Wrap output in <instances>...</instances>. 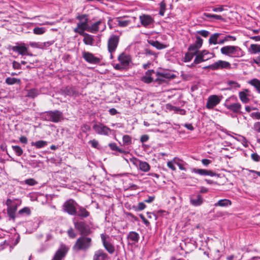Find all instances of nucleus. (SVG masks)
Returning <instances> with one entry per match:
<instances>
[{
    "label": "nucleus",
    "instance_id": "nucleus-1",
    "mask_svg": "<svg viewBox=\"0 0 260 260\" xmlns=\"http://www.w3.org/2000/svg\"><path fill=\"white\" fill-rule=\"evenodd\" d=\"M221 53L231 57L239 58L243 56L244 52L238 46L227 45L220 49Z\"/></svg>",
    "mask_w": 260,
    "mask_h": 260
},
{
    "label": "nucleus",
    "instance_id": "nucleus-2",
    "mask_svg": "<svg viewBox=\"0 0 260 260\" xmlns=\"http://www.w3.org/2000/svg\"><path fill=\"white\" fill-rule=\"evenodd\" d=\"M41 117L44 120L57 123L63 118V115L58 110L49 111L42 113Z\"/></svg>",
    "mask_w": 260,
    "mask_h": 260
},
{
    "label": "nucleus",
    "instance_id": "nucleus-3",
    "mask_svg": "<svg viewBox=\"0 0 260 260\" xmlns=\"http://www.w3.org/2000/svg\"><path fill=\"white\" fill-rule=\"evenodd\" d=\"M91 242L92 240L90 238L82 236L77 239L73 248L77 251H85L91 246Z\"/></svg>",
    "mask_w": 260,
    "mask_h": 260
},
{
    "label": "nucleus",
    "instance_id": "nucleus-4",
    "mask_svg": "<svg viewBox=\"0 0 260 260\" xmlns=\"http://www.w3.org/2000/svg\"><path fill=\"white\" fill-rule=\"evenodd\" d=\"M120 40L119 36L112 35L110 36L107 42L108 52L110 53V58H113V53L115 52Z\"/></svg>",
    "mask_w": 260,
    "mask_h": 260
},
{
    "label": "nucleus",
    "instance_id": "nucleus-5",
    "mask_svg": "<svg viewBox=\"0 0 260 260\" xmlns=\"http://www.w3.org/2000/svg\"><path fill=\"white\" fill-rule=\"evenodd\" d=\"M84 18H85V16L81 15L78 16L77 18L80 20V22H78L77 24V27L74 29V31L75 32L78 33L79 35H81L84 34V31L87 30L88 31V28L89 25L87 23V20L86 18L85 19V20L82 21Z\"/></svg>",
    "mask_w": 260,
    "mask_h": 260
},
{
    "label": "nucleus",
    "instance_id": "nucleus-6",
    "mask_svg": "<svg viewBox=\"0 0 260 260\" xmlns=\"http://www.w3.org/2000/svg\"><path fill=\"white\" fill-rule=\"evenodd\" d=\"M74 225L75 229L83 236H87L91 233L89 225L84 221L75 222Z\"/></svg>",
    "mask_w": 260,
    "mask_h": 260
},
{
    "label": "nucleus",
    "instance_id": "nucleus-7",
    "mask_svg": "<svg viewBox=\"0 0 260 260\" xmlns=\"http://www.w3.org/2000/svg\"><path fill=\"white\" fill-rule=\"evenodd\" d=\"M209 67L213 71L219 70H231L232 69L231 64L227 61L218 60L214 63L210 64Z\"/></svg>",
    "mask_w": 260,
    "mask_h": 260
},
{
    "label": "nucleus",
    "instance_id": "nucleus-8",
    "mask_svg": "<svg viewBox=\"0 0 260 260\" xmlns=\"http://www.w3.org/2000/svg\"><path fill=\"white\" fill-rule=\"evenodd\" d=\"M76 202L73 200L70 199L66 201L63 204L64 210L69 214L75 215L77 214Z\"/></svg>",
    "mask_w": 260,
    "mask_h": 260
},
{
    "label": "nucleus",
    "instance_id": "nucleus-9",
    "mask_svg": "<svg viewBox=\"0 0 260 260\" xmlns=\"http://www.w3.org/2000/svg\"><path fill=\"white\" fill-rule=\"evenodd\" d=\"M93 129L99 135L108 136L109 135L112 130L102 123H99L94 124Z\"/></svg>",
    "mask_w": 260,
    "mask_h": 260
},
{
    "label": "nucleus",
    "instance_id": "nucleus-10",
    "mask_svg": "<svg viewBox=\"0 0 260 260\" xmlns=\"http://www.w3.org/2000/svg\"><path fill=\"white\" fill-rule=\"evenodd\" d=\"M28 46H27L24 43L18 44L17 45L13 46L12 50L15 52L18 53L19 54L21 55H30L28 52Z\"/></svg>",
    "mask_w": 260,
    "mask_h": 260
},
{
    "label": "nucleus",
    "instance_id": "nucleus-11",
    "mask_svg": "<svg viewBox=\"0 0 260 260\" xmlns=\"http://www.w3.org/2000/svg\"><path fill=\"white\" fill-rule=\"evenodd\" d=\"M101 237L105 248L110 254H113L115 251V247L109 241L107 240V239L109 238V236L104 234H102L101 235Z\"/></svg>",
    "mask_w": 260,
    "mask_h": 260
},
{
    "label": "nucleus",
    "instance_id": "nucleus-12",
    "mask_svg": "<svg viewBox=\"0 0 260 260\" xmlns=\"http://www.w3.org/2000/svg\"><path fill=\"white\" fill-rule=\"evenodd\" d=\"M68 249L66 245L61 244L55 252L52 260H61L66 255Z\"/></svg>",
    "mask_w": 260,
    "mask_h": 260
},
{
    "label": "nucleus",
    "instance_id": "nucleus-13",
    "mask_svg": "<svg viewBox=\"0 0 260 260\" xmlns=\"http://www.w3.org/2000/svg\"><path fill=\"white\" fill-rule=\"evenodd\" d=\"M139 19L141 24L145 27H149L154 22L153 18L149 15H141L139 16Z\"/></svg>",
    "mask_w": 260,
    "mask_h": 260
},
{
    "label": "nucleus",
    "instance_id": "nucleus-14",
    "mask_svg": "<svg viewBox=\"0 0 260 260\" xmlns=\"http://www.w3.org/2000/svg\"><path fill=\"white\" fill-rule=\"evenodd\" d=\"M136 19L135 17H119L115 19V21L117 22V24L120 27H126L129 25L132 20H135Z\"/></svg>",
    "mask_w": 260,
    "mask_h": 260
},
{
    "label": "nucleus",
    "instance_id": "nucleus-15",
    "mask_svg": "<svg viewBox=\"0 0 260 260\" xmlns=\"http://www.w3.org/2000/svg\"><path fill=\"white\" fill-rule=\"evenodd\" d=\"M220 102V99L217 95H210L208 98L206 107L208 109H212L217 105Z\"/></svg>",
    "mask_w": 260,
    "mask_h": 260
},
{
    "label": "nucleus",
    "instance_id": "nucleus-16",
    "mask_svg": "<svg viewBox=\"0 0 260 260\" xmlns=\"http://www.w3.org/2000/svg\"><path fill=\"white\" fill-rule=\"evenodd\" d=\"M83 58L88 62L92 64H98L101 61V59L94 56V55L89 52H83L82 53Z\"/></svg>",
    "mask_w": 260,
    "mask_h": 260
},
{
    "label": "nucleus",
    "instance_id": "nucleus-17",
    "mask_svg": "<svg viewBox=\"0 0 260 260\" xmlns=\"http://www.w3.org/2000/svg\"><path fill=\"white\" fill-rule=\"evenodd\" d=\"M196 39L194 43L190 45L188 50L189 51H193L197 53L203 45V40L201 37L198 35L196 36Z\"/></svg>",
    "mask_w": 260,
    "mask_h": 260
},
{
    "label": "nucleus",
    "instance_id": "nucleus-18",
    "mask_svg": "<svg viewBox=\"0 0 260 260\" xmlns=\"http://www.w3.org/2000/svg\"><path fill=\"white\" fill-rule=\"evenodd\" d=\"M101 26H102L101 30L103 31L106 28V26L102 21L99 20L96 22L93 23L91 25L89 26L88 28V31L91 33H95L98 31L100 30Z\"/></svg>",
    "mask_w": 260,
    "mask_h": 260
},
{
    "label": "nucleus",
    "instance_id": "nucleus-19",
    "mask_svg": "<svg viewBox=\"0 0 260 260\" xmlns=\"http://www.w3.org/2000/svg\"><path fill=\"white\" fill-rule=\"evenodd\" d=\"M229 100H226L224 103V106L226 108L234 113H239L241 109V105L240 103H236L233 104H229Z\"/></svg>",
    "mask_w": 260,
    "mask_h": 260
},
{
    "label": "nucleus",
    "instance_id": "nucleus-20",
    "mask_svg": "<svg viewBox=\"0 0 260 260\" xmlns=\"http://www.w3.org/2000/svg\"><path fill=\"white\" fill-rule=\"evenodd\" d=\"M118 60L120 63L126 69L128 68L131 58L128 55H126L124 53H121L118 57Z\"/></svg>",
    "mask_w": 260,
    "mask_h": 260
},
{
    "label": "nucleus",
    "instance_id": "nucleus-21",
    "mask_svg": "<svg viewBox=\"0 0 260 260\" xmlns=\"http://www.w3.org/2000/svg\"><path fill=\"white\" fill-rule=\"evenodd\" d=\"M191 172L201 176H210L213 177L216 175V173L213 171L205 169L192 168L191 169Z\"/></svg>",
    "mask_w": 260,
    "mask_h": 260
},
{
    "label": "nucleus",
    "instance_id": "nucleus-22",
    "mask_svg": "<svg viewBox=\"0 0 260 260\" xmlns=\"http://www.w3.org/2000/svg\"><path fill=\"white\" fill-rule=\"evenodd\" d=\"M108 255L103 250L99 249L94 252L92 260H108Z\"/></svg>",
    "mask_w": 260,
    "mask_h": 260
},
{
    "label": "nucleus",
    "instance_id": "nucleus-23",
    "mask_svg": "<svg viewBox=\"0 0 260 260\" xmlns=\"http://www.w3.org/2000/svg\"><path fill=\"white\" fill-rule=\"evenodd\" d=\"M62 92L64 95L76 97L79 95V92L76 90V88L72 86L66 87L63 90H62Z\"/></svg>",
    "mask_w": 260,
    "mask_h": 260
},
{
    "label": "nucleus",
    "instance_id": "nucleus-24",
    "mask_svg": "<svg viewBox=\"0 0 260 260\" xmlns=\"http://www.w3.org/2000/svg\"><path fill=\"white\" fill-rule=\"evenodd\" d=\"M190 203L194 206H200L203 203V199L200 194L192 195L190 197Z\"/></svg>",
    "mask_w": 260,
    "mask_h": 260
},
{
    "label": "nucleus",
    "instance_id": "nucleus-25",
    "mask_svg": "<svg viewBox=\"0 0 260 260\" xmlns=\"http://www.w3.org/2000/svg\"><path fill=\"white\" fill-rule=\"evenodd\" d=\"M154 73L153 70H148L145 75L141 77V81L146 84H149L153 81V78L151 77L152 75Z\"/></svg>",
    "mask_w": 260,
    "mask_h": 260
},
{
    "label": "nucleus",
    "instance_id": "nucleus-26",
    "mask_svg": "<svg viewBox=\"0 0 260 260\" xmlns=\"http://www.w3.org/2000/svg\"><path fill=\"white\" fill-rule=\"evenodd\" d=\"M157 78L155 79V82L158 84H162L166 82V79L170 78V75L169 74L160 73L159 72L156 73Z\"/></svg>",
    "mask_w": 260,
    "mask_h": 260
},
{
    "label": "nucleus",
    "instance_id": "nucleus-27",
    "mask_svg": "<svg viewBox=\"0 0 260 260\" xmlns=\"http://www.w3.org/2000/svg\"><path fill=\"white\" fill-rule=\"evenodd\" d=\"M132 159L139 162V168L142 171L147 172L150 170V166L147 162L140 161L136 158H133Z\"/></svg>",
    "mask_w": 260,
    "mask_h": 260
},
{
    "label": "nucleus",
    "instance_id": "nucleus-28",
    "mask_svg": "<svg viewBox=\"0 0 260 260\" xmlns=\"http://www.w3.org/2000/svg\"><path fill=\"white\" fill-rule=\"evenodd\" d=\"M81 36L84 37L83 41L85 44L90 46H92L93 45L94 40L92 36L87 33H84L81 35Z\"/></svg>",
    "mask_w": 260,
    "mask_h": 260
},
{
    "label": "nucleus",
    "instance_id": "nucleus-29",
    "mask_svg": "<svg viewBox=\"0 0 260 260\" xmlns=\"http://www.w3.org/2000/svg\"><path fill=\"white\" fill-rule=\"evenodd\" d=\"M140 236L136 232H130L127 235V239L132 242L133 243H136L139 241Z\"/></svg>",
    "mask_w": 260,
    "mask_h": 260
},
{
    "label": "nucleus",
    "instance_id": "nucleus-30",
    "mask_svg": "<svg viewBox=\"0 0 260 260\" xmlns=\"http://www.w3.org/2000/svg\"><path fill=\"white\" fill-rule=\"evenodd\" d=\"M248 83L252 86L260 93V80L256 78H253L248 81Z\"/></svg>",
    "mask_w": 260,
    "mask_h": 260
},
{
    "label": "nucleus",
    "instance_id": "nucleus-31",
    "mask_svg": "<svg viewBox=\"0 0 260 260\" xmlns=\"http://www.w3.org/2000/svg\"><path fill=\"white\" fill-rule=\"evenodd\" d=\"M78 211H77V215L82 218H86L89 216V212L87 211L85 208L81 206H78Z\"/></svg>",
    "mask_w": 260,
    "mask_h": 260
},
{
    "label": "nucleus",
    "instance_id": "nucleus-32",
    "mask_svg": "<svg viewBox=\"0 0 260 260\" xmlns=\"http://www.w3.org/2000/svg\"><path fill=\"white\" fill-rule=\"evenodd\" d=\"M17 209V204H15L13 206L11 207H8L7 212L9 216L12 218L14 219L15 218V213Z\"/></svg>",
    "mask_w": 260,
    "mask_h": 260
},
{
    "label": "nucleus",
    "instance_id": "nucleus-33",
    "mask_svg": "<svg viewBox=\"0 0 260 260\" xmlns=\"http://www.w3.org/2000/svg\"><path fill=\"white\" fill-rule=\"evenodd\" d=\"M250 54L260 53V45L257 44H252L248 49Z\"/></svg>",
    "mask_w": 260,
    "mask_h": 260
},
{
    "label": "nucleus",
    "instance_id": "nucleus-34",
    "mask_svg": "<svg viewBox=\"0 0 260 260\" xmlns=\"http://www.w3.org/2000/svg\"><path fill=\"white\" fill-rule=\"evenodd\" d=\"M232 204V202L228 199H221L214 204L215 207H228Z\"/></svg>",
    "mask_w": 260,
    "mask_h": 260
},
{
    "label": "nucleus",
    "instance_id": "nucleus-35",
    "mask_svg": "<svg viewBox=\"0 0 260 260\" xmlns=\"http://www.w3.org/2000/svg\"><path fill=\"white\" fill-rule=\"evenodd\" d=\"M48 144V142L43 141V140H39L36 142H32L31 143V145L32 146H35L38 149H41L45 147Z\"/></svg>",
    "mask_w": 260,
    "mask_h": 260
},
{
    "label": "nucleus",
    "instance_id": "nucleus-36",
    "mask_svg": "<svg viewBox=\"0 0 260 260\" xmlns=\"http://www.w3.org/2000/svg\"><path fill=\"white\" fill-rule=\"evenodd\" d=\"M233 138L241 142L242 144L245 147H247L248 146V142L246 138L242 136L237 135V136H231Z\"/></svg>",
    "mask_w": 260,
    "mask_h": 260
},
{
    "label": "nucleus",
    "instance_id": "nucleus-37",
    "mask_svg": "<svg viewBox=\"0 0 260 260\" xmlns=\"http://www.w3.org/2000/svg\"><path fill=\"white\" fill-rule=\"evenodd\" d=\"M5 82L8 85H13L15 84H20L21 83V81L18 78L8 77L6 79Z\"/></svg>",
    "mask_w": 260,
    "mask_h": 260
},
{
    "label": "nucleus",
    "instance_id": "nucleus-38",
    "mask_svg": "<svg viewBox=\"0 0 260 260\" xmlns=\"http://www.w3.org/2000/svg\"><path fill=\"white\" fill-rule=\"evenodd\" d=\"M220 34L219 33H215L212 35L209 39V43L210 44H214L216 45L218 44V38L220 36Z\"/></svg>",
    "mask_w": 260,
    "mask_h": 260
},
{
    "label": "nucleus",
    "instance_id": "nucleus-39",
    "mask_svg": "<svg viewBox=\"0 0 260 260\" xmlns=\"http://www.w3.org/2000/svg\"><path fill=\"white\" fill-rule=\"evenodd\" d=\"M196 54L197 53H196L195 52L188 51V52L185 53V56L183 58V61L184 62L190 61Z\"/></svg>",
    "mask_w": 260,
    "mask_h": 260
},
{
    "label": "nucleus",
    "instance_id": "nucleus-40",
    "mask_svg": "<svg viewBox=\"0 0 260 260\" xmlns=\"http://www.w3.org/2000/svg\"><path fill=\"white\" fill-rule=\"evenodd\" d=\"M195 55H196V57L194 60V63H196V64H198L201 62H204L205 61L207 60L208 59H209L210 58V57H203V56L202 55H200L197 53Z\"/></svg>",
    "mask_w": 260,
    "mask_h": 260
},
{
    "label": "nucleus",
    "instance_id": "nucleus-41",
    "mask_svg": "<svg viewBox=\"0 0 260 260\" xmlns=\"http://www.w3.org/2000/svg\"><path fill=\"white\" fill-rule=\"evenodd\" d=\"M122 142L123 146H128L132 143V137L129 135H124L122 138Z\"/></svg>",
    "mask_w": 260,
    "mask_h": 260
},
{
    "label": "nucleus",
    "instance_id": "nucleus-42",
    "mask_svg": "<svg viewBox=\"0 0 260 260\" xmlns=\"http://www.w3.org/2000/svg\"><path fill=\"white\" fill-rule=\"evenodd\" d=\"M239 96L240 100L244 104L248 103L249 99L247 94L244 91H240L239 93Z\"/></svg>",
    "mask_w": 260,
    "mask_h": 260
},
{
    "label": "nucleus",
    "instance_id": "nucleus-43",
    "mask_svg": "<svg viewBox=\"0 0 260 260\" xmlns=\"http://www.w3.org/2000/svg\"><path fill=\"white\" fill-rule=\"evenodd\" d=\"M38 94V90L37 89L32 88L27 91L26 96L33 99L37 96Z\"/></svg>",
    "mask_w": 260,
    "mask_h": 260
},
{
    "label": "nucleus",
    "instance_id": "nucleus-44",
    "mask_svg": "<svg viewBox=\"0 0 260 260\" xmlns=\"http://www.w3.org/2000/svg\"><path fill=\"white\" fill-rule=\"evenodd\" d=\"M13 150L14 151L16 155L20 156L23 152L22 149L19 146L15 145L12 146Z\"/></svg>",
    "mask_w": 260,
    "mask_h": 260
},
{
    "label": "nucleus",
    "instance_id": "nucleus-45",
    "mask_svg": "<svg viewBox=\"0 0 260 260\" xmlns=\"http://www.w3.org/2000/svg\"><path fill=\"white\" fill-rule=\"evenodd\" d=\"M26 184L29 186H34L38 184V182L33 178H29L21 182V184Z\"/></svg>",
    "mask_w": 260,
    "mask_h": 260
},
{
    "label": "nucleus",
    "instance_id": "nucleus-46",
    "mask_svg": "<svg viewBox=\"0 0 260 260\" xmlns=\"http://www.w3.org/2000/svg\"><path fill=\"white\" fill-rule=\"evenodd\" d=\"M46 31V28L45 27H35L33 29V32L38 35H41L45 33Z\"/></svg>",
    "mask_w": 260,
    "mask_h": 260
},
{
    "label": "nucleus",
    "instance_id": "nucleus-47",
    "mask_svg": "<svg viewBox=\"0 0 260 260\" xmlns=\"http://www.w3.org/2000/svg\"><path fill=\"white\" fill-rule=\"evenodd\" d=\"M150 44L158 49H161L166 47V45L162 44L157 41H152L151 43H150Z\"/></svg>",
    "mask_w": 260,
    "mask_h": 260
},
{
    "label": "nucleus",
    "instance_id": "nucleus-48",
    "mask_svg": "<svg viewBox=\"0 0 260 260\" xmlns=\"http://www.w3.org/2000/svg\"><path fill=\"white\" fill-rule=\"evenodd\" d=\"M180 159L177 157L174 158V162L175 164L177 165L179 169L183 171H186V168L184 167L183 165L179 162Z\"/></svg>",
    "mask_w": 260,
    "mask_h": 260
},
{
    "label": "nucleus",
    "instance_id": "nucleus-49",
    "mask_svg": "<svg viewBox=\"0 0 260 260\" xmlns=\"http://www.w3.org/2000/svg\"><path fill=\"white\" fill-rule=\"evenodd\" d=\"M204 15L205 17L208 18H214L217 20H221L222 19V17L220 15H218L216 14H211L209 13H205Z\"/></svg>",
    "mask_w": 260,
    "mask_h": 260
},
{
    "label": "nucleus",
    "instance_id": "nucleus-50",
    "mask_svg": "<svg viewBox=\"0 0 260 260\" xmlns=\"http://www.w3.org/2000/svg\"><path fill=\"white\" fill-rule=\"evenodd\" d=\"M166 108L168 110L170 111H174L176 113H177L178 110L179 109L178 107H177L176 106H174L172 105L171 104H168L166 105Z\"/></svg>",
    "mask_w": 260,
    "mask_h": 260
},
{
    "label": "nucleus",
    "instance_id": "nucleus-51",
    "mask_svg": "<svg viewBox=\"0 0 260 260\" xmlns=\"http://www.w3.org/2000/svg\"><path fill=\"white\" fill-rule=\"evenodd\" d=\"M228 84L231 87L239 88L240 87V85L238 82L234 81H229Z\"/></svg>",
    "mask_w": 260,
    "mask_h": 260
},
{
    "label": "nucleus",
    "instance_id": "nucleus-52",
    "mask_svg": "<svg viewBox=\"0 0 260 260\" xmlns=\"http://www.w3.org/2000/svg\"><path fill=\"white\" fill-rule=\"evenodd\" d=\"M19 213L20 214H22L23 213H25L27 215H29L30 214V210L29 208L24 207L23 209H22L19 211Z\"/></svg>",
    "mask_w": 260,
    "mask_h": 260
},
{
    "label": "nucleus",
    "instance_id": "nucleus-53",
    "mask_svg": "<svg viewBox=\"0 0 260 260\" xmlns=\"http://www.w3.org/2000/svg\"><path fill=\"white\" fill-rule=\"evenodd\" d=\"M67 233L69 237L71 238H74L76 236V233L74 232V230L72 228H70L68 230Z\"/></svg>",
    "mask_w": 260,
    "mask_h": 260
},
{
    "label": "nucleus",
    "instance_id": "nucleus-54",
    "mask_svg": "<svg viewBox=\"0 0 260 260\" xmlns=\"http://www.w3.org/2000/svg\"><path fill=\"white\" fill-rule=\"evenodd\" d=\"M197 33L200 34L204 37H207L209 35V32L206 30H201L197 31Z\"/></svg>",
    "mask_w": 260,
    "mask_h": 260
},
{
    "label": "nucleus",
    "instance_id": "nucleus-55",
    "mask_svg": "<svg viewBox=\"0 0 260 260\" xmlns=\"http://www.w3.org/2000/svg\"><path fill=\"white\" fill-rule=\"evenodd\" d=\"M89 143L91 144V145L92 147H93L94 148H98L99 144V142L97 140H96L95 139L90 140L89 142Z\"/></svg>",
    "mask_w": 260,
    "mask_h": 260
},
{
    "label": "nucleus",
    "instance_id": "nucleus-56",
    "mask_svg": "<svg viewBox=\"0 0 260 260\" xmlns=\"http://www.w3.org/2000/svg\"><path fill=\"white\" fill-rule=\"evenodd\" d=\"M110 148L113 151H118L119 149V147L117 146L116 144L115 143H109L108 145Z\"/></svg>",
    "mask_w": 260,
    "mask_h": 260
},
{
    "label": "nucleus",
    "instance_id": "nucleus-57",
    "mask_svg": "<svg viewBox=\"0 0 260 260\" xmlns=\"http://www.w3.org/2000/svg\"><path fill=\"white\" fill-rule=\"evenodd\" d=\"M145 53L146 55H153L155 57H157V54L149 49H146L145 50Z\"/></svg>",
    "mask_w": 260,
    "mask_h": 260
},
{
    "label": "nucleus",
    "instance_id": "nucleus-58",
    "mask_svg": "<svg viewBox=\"0 0 260 260\" xmlns=\"http://www.w3.org/2000/svg\"><path fill=\"white\" fill-rule=\"evenodd\" d=\"M174 164H175V163L174 162V159H173L172 160L169 161L167 162V166L168 167V168L171 169L172 170L175 171L176 170V167H175Z\"/></svg>",
    "mask_w": 260,
    "mask_h": 260
},
{
    "label": "nucleus",
    "instance_id": "nucleus-59",
    "mask_svg": "<svg viewBox=\"0 0 260 260\" xmlns=\"http://www.w3.org/2000/svg\"><path fill=\"white\" fill-rule=\"evenodd\" d=\"M146 207L145 204L143 202H140L138 204L137 206V211H141L144 209Z\"/></svg>",
    "mask_w": 260,
    "mask_h": 260
},
{
    "label": "nucleus",
    "instance_id": "nucleus-60",
    "mask_svg": "<svg viewBox=\"0 0 260 260\" xmlns=\"http://www.w3.org/2000/svg\"><path fill=\"white\" fill-rule=\"evenodd\" d=\"M253 129L258 133H260V122H256L253 125Z\"/></svg>",
    "mask_w": 260,
    "mask_h": 260
},
{
    "label": "nucleus",
    "instance_id": "nucleus-61",
    "mask_svg": "<svg viewBox=\"0 0 260 260\" xmlns=\"http://www.w3.org/2000/svg\"><path fill=\"white\" fill-rule=\"evenodd\" d=\"M114 68L116 70H119V71H122L123 70H125V69L124 67H123L121 63H117L115 64L113 66Z\"/></svg>",
    "mask_w": 260,
    "mask_h": 260
},
{
    "label": "nucleus",
    "instance_id": "nucleus-62",
    "mask_svg": "<svg viewBox=\"0 0 260 260\" xmlns=\"http://www.w3.org/2000/svg\"><path fill=\"white\" fill-rule=\"evenodd\" d=\"M252 62L256 64L258 66L260 67V55L253 58Z\"/></svg>",
    "mask_w": 260,
    "mask_h": 260
},
{
    "label": "nucleus",
    "instance_id": "nucleus-63",
    "mask_svg": "<svg viewBox=\"0 0 260 260\" xmlns=\"http://www.w3.org/2000/svg\"><path fill=\"white\" fill-rule=\"evenodd\" d=\"M197 53L200 55H202L203 57H206V55L209 54V52L208 51L204 50L201 51H198Z\"/></svg>",
    "mask_w": 260,
    "mask_h": 260
},
{
    "label": "nucleus",
    "instance_id": "nucleus-64",
    "mask_svg": "<svg viewBox=\"0 0 260 260\" xmlns=\"http://www.w3.org/2000/svg\"><path fill=\"white\" fill-rule=\"evenodd\" d=\"M251 158L255 161H258L260 160V156L257 153L252 154Z\"/></svg>",
    "mask_w": 260,
    "mask_h": 260
}]
</instances>
